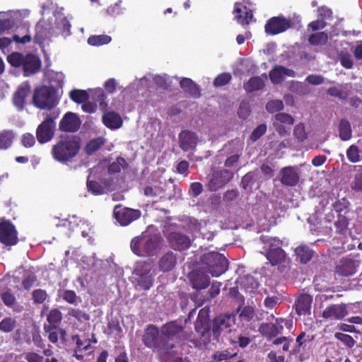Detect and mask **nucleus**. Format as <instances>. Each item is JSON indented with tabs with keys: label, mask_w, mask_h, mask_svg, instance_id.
I'll list each match as a JSON object with an SVG mask.
<instances>
[{
	"label": "nucleus",
	"mask_w": 362,
	"mask_h": 362,
	"mask_svg": "<svg viewBox=\"0 0 362 362\" xmlns=\"http://www.w3.org/2000/svg\"><path fill=\"white\" fill-rule=\"evenodd\" d=\"M32 297L33 302L36 304H41L43 303L47 298V293L45 290L38 288L35 289L32 293Z\"/></svg>",
	"instance_id": "54"
},
{
	"label": "nucleus",
	"mask_w": 362,
	"mask_h": 362,
	"mask_svg": "<svg viewBox=\"0 0 362 362\" xmlns=\"http://www.w3.org/2000/svg\"><path fill=\"white\" fill-rule=\"evenodd\" d=\"M264 87V82L259 76H253L244 85L247 92L252 93L262 89Z\"/></svg>",
	"instance_id": "37"
},
{
	"label": "nucleus",
	"mask_w": 362,
	"mask_h": 362,
	"mask_svg": "<svg viewBox=\"0 0 362 362\" xmlns=\"http://www.w3.org/2000/svg\"><path fill=\"white\" fill-rule=\"evenodd\" d=\"M18 233L15 225L4 217L0 218V243L6 246L16 245L18 240Z\"/></svg>",
	"instance_id": "10"
},
{
	"label": "nucleus",
	"mask_w": 362,
	"mask_h": 362,
	"mask_svg": "<svg viewBox=\"0 0 362 362\" xmlns=\"http://www.w3.org/2000/svg\"><path fill=\"white\" fill-rule=\"evenodd\" d=\"M81 121L76 114L68 112L59 122V130L64 132H76L81 126Z\"/></svg>",
	"instance_id": "17"
},
{
	"label": "nucleus",
	"mask_w": 362,
	"mask_h": 362,
	"mask_svg": "<svg viewBox=\"0 0 362 362\" xmlns=\"http://www.w3.org/2000/svg\"><path fill=\"white\" fill-rule=\"evenodd\" d=\"M359 262L355 259L344 257L335 267V272L341 276H349L356 274Z\"/></svg>",
	"instance_id": "20"
},
{
	"label": "nucleus",
	"mask_w": 362,
	"mask_h": 362,
	"mask_svg": "<svg viewBox=\"0 0 362 362\" xmlns=\"http://www.w3.org/2000/svg\"><path fill=\"white\" fill-rule=\"evenodd\" d=\"M269 78L274 84H280L284 81V76L295 77L296 72L293 69H288L281 65H276L269 74Z\"/></svg>",
	"instance_id": "25"
},
{
	"label": "nucleus",
	"mask_w": 362,
	"mask_h": 362,
	"mask_svg": "<svg viewBox=\"0 0 362 362\" xmlns=\"http://www.w3.org/2000/svg\"><path fill=\"white\" fill-rule=\"evenodd\" d=\"M126 160L122 157L117 158L116 160L110 163L107 168V171L110 175L118 173L121 171L122 168L126 165Z\"/></svg>",
	"instance_id": "47"
},
{
	"label": "nucleus",
	"mask_w": 362,
	"mask_h": 362,
	"mask_svg": "<svg viewBox=\"0 0 362 362\" xmlns=\"http://www.w3.org/2000/svg\"><path fill=\"white\" fill-rule=\"evenodd\" d=\"M88 191L93 195H101L105 193V188L97 181L87 180Z\"/></svg>",
	"instance_id": "45"
},
{
	"label": "nucleus",
	"mask_w": 362,
	"mask_h": 362,
	"mask_svg": "<svg viewBox=\"0 0 362 362\" xmlns=\"http://www.w3.org/2000/svg\"><path fill=\"white\" fill-rule=\"evenodd\" d=\"M327 93L330 96L337 98L340 100H346L348 97V93L343 90L341 86L329 87Z\"/></svg>",
	"instance_id": "49"
},
{
	"label": "nucleus",
	"mask_w": 362,
	"mask_h": 362,
	"mask_svg": "<svg viewBox=\"0 0 362 362\" xmlns=\"http://www.w3.org/2000/svg\"><path fill=\"white\" fill-rule=\"evenodd\" d=\"M346 306L344 304H332L322 312V317L326 320H339L347 315Z\"/></svg>",
	"instance_id": "21"
},
{
	"label": "nucleus",
	"mask_w": 362,
	"mask_h": 362,
	"mask_svg": "<svg viewBox=\"0 0 362 362\" xmlns=\"http://www.w3.org/2000/svg\"><path fill=\"white\" fill-rule=\"evenodd\" d=\"M56 124L53 118L48 116L37 127L36 138L37 141L45 144L52 139L54 135Z\"/></svg>",
	"instance_id": "12"
},
{
	"label": "nucleus",
	"mask_w": 362,
	"mask_h": 362,
	"mask_svg": "<svg viewBox=\"0 0 362 362\" xmlns=\"http://www.w3.org/2000/svg\"><path fill=\"white\" fill-rule=\"evenodd\" d=\"M283 329L282 325L277 326L273 323H264L259 327V332L268 339L276 337L282 332Z\"/></svg>",
	"instance_id": "34"
},
{
	"label": "nucleus",
	"mask_w": 362,
	"mask_h": 362,
	"mask_svg": "<svg viewBox=\"0 0 362 362\" xmlns=\"http://www.w3.org/2000/svg\"><path fill=\"white\" fill-rule=\"evenodd\" d=\"M24 358L28 362H43V356L35 351H28L24 354Z\"/></svg>",
	"instance_id": "61"
},
{
	"label": "nucleus",
	"mask_w": 362,
	"mask_h": 362,
	"mask_svg": "<svg viewBox=\"0 0 362 362\" xmlns=\"http://www.w3.org/2000/svg\"><path fill=\"white\" fill-rule=\"evenodd\" d=\"M293 135L300 141H303L307 139V133L305 132V126L303 123H299L295 127Z\"/></svg>",
	"instance_id": "59"
},
{
	"label": "nucleus",
	"mask_w": 362,
	"mask_h": 362,
	"mask_svg": "<svg viewBox=\"0 0 362 362\" xmlns=\"http://www.w3.org/2000/svg\"><path fill=\"white\" fill-rule=\"evenodd\" d=\"M233 14L236 21L242 25H248L253 17L252 10L238 2L234 4Z\"/></svg>",
	"instance_id": "23"
},
{
	"label": "nucleus",
	"mask_w": 362,
	"mask_h": 362,
	"mask_svg": "<svg viewBox=\"0 0 362 362\" xmlns=\"http://www.w3.org/2000/svg\"><path fill=\"white\" fill-rule=\"evenodd\" d=\"M360 151L357 146L351 145L346 151L348 160L351 163H357L360 160Z\"/></svg>",
	"instance_id": "52"
},
{
	"label": "nucleus",
	"mask_w": 362,
	"mask_h": 362,
	"mask_svg": "<svg viewBox=\"0 0 362 362\" xmlns=\"http://www.w3.org/2000/svg\"><path fill=\"white\" fill-rule=\"evenodd\" d=\"M291 25V21L283 16H274L267 21L264 30L266 33L274 35L286 31Z\"/></svg>",
	"instance_id": "13"
},
{
	"label": "nucleus",
	"mask_w": 362,
	"mask_h": 362,
	"mask_svg": "<svg viewBox=\"0 0 362 362\" xmlns=\"http://www.w3.org/2000/svg\"><path fill=\"white\" fill-rule=\"evenodd\" d=\"M232 78L230 73H222L218 75L214 80L215 87H222L228 84Z\"/></svg>",
	"instance_id": "51"
},
{
	"label": "nucleus",
	"mask_w": 362,
	"mask_h": 362,
	"mask_svg": "<svg viewBox=\"0 0 362 362\" xmlns=\"http://www.w3.org/2000/svg\"><path fill=\"white\" fill-rule=\"evenodd\" d=\"M136 286L141 290L148 291L153 284L154 274L153 266L147 262H139L134 270Z\"/></svg>",
	"instance_id": "7"
},
{
	"label": "nucleus",
	"mask_w": 362,
	"mask_h": 362,
	"mask_svg": "<svg viewBox=\"0 0 362 362\" xmlns=\"http://www.w3.org/2000/svg\"><path fill=\"white\" fill-rule=\"evenodd\" d=\"M177 264V257L172 251L165 253L158 261L159 269L163 272L171 271Z\"/></svg>",
	"instance_id": "30"
},
{
	"label": "nucleus",
	"mask_w": 362,
	"mask_h": 362,
	"mask_svg": "<svg viewBox=\"0 0 362 362\" xmlns=\"http://www.w3.org/2000/svg\"><path fill=\"white\" fill-rule=\"evenodd\" d=\"M167 238L170 247L175 250L183 251L191 246L190 238L180 232H171Z\"/></svg>",
	"instance_id": "18"
},
{
	"label": "nucleus",
	"mask_w": 362,
	"mask_h": 362,
	"mask_svg": "<svg viewBox=\"0 0 362 362\" xmlns=\"http://www.w3.org/2000/svg\"><path fill=\"white\" fill-rule=\"evenodd\" d=\"M279 180L283 185L294 187L300 180V170L296 166H286L279 171Z\"/></svg>",
	"instance_id": "15"
},
{
	"label": "nucleus",
	"mask_w": 362,
	"mask_h": 362,
	"mask_svg": "<svg viewBox=\"0 0 362 362\" xmlns=\"http://www.w3.org/2000/svg\"><path fill=\"white\" fill-rule=\"evenodd\" d=\"M312 300V298L308 294L300 295L294 304L296 312L299 315H305L309 313Z\"/></svg>",
	"instance_id": "29"
},
{
	"label": "nucleus",
	"mask_w": 362,
	"mask_h": 362,
	"mask_svg": "<svg viewBox=\"0 0 362 362\" xmlns=\"http://www.w3.org/2000/svg\"><path fill=\"white\" fill-rule=\"evenodd\" d=\"M81 149L80 138L73 135L61 136L52 145L51 155L59 163L67 165L72 163Z\"/></svg>",
	"instance_id": "1"
},
{
	"label": "nucleus",
	"mask_w": 362,
	"mask_h": 362,
	"mask_svg": "<svg viewBox=\"0 0 362 362\" xmlns=\"http://www.w3.org/2000/svg\"><path fill=\"white\" fill-rule=\"evenodd\" d=\"M206 265V272L213 276H219L228 269V259L216 252H210L205 254L202 258Z\"/></svg>",
	"instance_id": "8"
},
{
	"label": "nucleus",
	"mask_w": 362,
	"mask_h": 362,
	"mask_svg": "<svg viewBox=\"0 0 362 362\" xmlns=\"http://www.w3.org/2000/svg\"><path fill=\"white\" fill-rule=\"evenodd\" d=\"M230 342L233 345L238 344L239 347L243 349L249 345L251 339L248 337L240 334L236 339H230Z\"/></svg>",
	"instance_id": "60"
},
{
	"label": "nucleus",
	"mask_w": 362,
	"mask_h": 362,
	"mask_svg": "<svg viewBox=\"0 0 362 362\" xmlns=\"http://www.w3.org/2000/svg\"><path fill=\"white\" fill-rule=\"evenodd\" d=\"M160 330L163 337H166L169 341L170 339H175L177 342L188 341L195 347L202 346L196 334L183 327L177 321H170L164 324Z\"/></svg>",
	"instance_id": "2"
},
{
	"label": "nucleus",
	"mask_w": 362,
	"mask_h": 362,
	"mask_svg": "<svg viewBox=\"0 0 362 362\" xmlns=\"http://www.w3.org/2000/svg\"><path fill=\"white\" fill-rule=\"evenodd\" d=\"M293 123L294 118L291 115L285 112H279L274 115L273 126L276 131L283 136L287 133L284 125L292 126Z\"/></svg>",
	"instance_id": "24"
},
{
	"label": "nucleus",
	"mask_w": 362,
	"mask_h": 362,
	"mask_svg": "<svg viewBox=\"0 0 362 362\" xmlns=\"http://www.w3.org/2000/svg\"><path fill=\"white\" fill-rule=\"evenodd\" d=\"M197 141V137L194 132L184 130L179 134V146L184 151H188L195 148Z\"/></svg>",
	"instance_id": "26"
},
{
	"label": "nucleus",
	"mask_w": 362,
	"mask_h": 362,
	"mask_svg": "<svg viewBox=\"0 0 362 362\" xmlns=\"http://www.w3.org/2000/svg\"><path fill=\"white\" fill-rule=\"evenodd\" d=\"M328 35L325 32H317L311 34L308 37V42L311 45H324L327 42Z\"/></svg>",
	"instance_id": "40"
},
{
	"label": "nucleus",
	"mask_w": 362,
	"mask_h": 362,
	"mask_svg": "<svg viewBox=\"0 0 362 362\" xmlns=\"http://www.w3.org/2000/svg\"><path fill=\"white\" fill-rule=\"evenodd\" d=\"M235 318L233 315H220L214 318L212 325V332L218 338L224 330L230 331V328L235 325Z\"/></svg>",
	"instance_id": "16"
},
{
	"label": "nucleus",
	"mask_w": 362,
	"mask_h": 362,
	"mask_svg": "<svg viewBox=\"0 0 362 362\" xmlns=\"http://www.w3.org/2000/svg\"><path fill=\"white\" fill-rule=\"evenodd\" d=\"M236 354H230L228 351H217L214 354L213 359L210 362H228Z\"/></svg>",
	"instance_id": "50"
},
{
	"label": "nucleus",
	"mask_w": 362,
	"mask_h": 362,
	"mask_svg": "<svg viewBox=\"0 0 362 362\" xmlns=\"http://www.w3.org/2000/svg\"><path fill=\"white\" fill-rule=\"evenodd\" d=\"M62 298L67 303L70 304H75L77 302L78 296H76L74 291L66 290L63 292Z\"/></svg>",
	"instance_id": "63"
},
{
	"label": "nucleus",
	"mask_w": 362,
	"mask_h": 362,
	"mask_svg": "<svg viewBox=\"0 0 362 362\" xmlns=\"http://www.w3.org/2000/svg\"><path fill=\"white\" fill-rule=\"evenodd\" d=\"M267 127L265 124L258 125L251 133L250 139L252 141H257L267 132Z\"/></svg>",
	"instance_id": "56"
},
{
	"label": "nucleus",
	"mask_w": 362,
	"mask_h": 362,
	"mask_svg": "<svg viewBox=\"0 0 362 362\" xmlns=\"http://www.w3.org/2000/svg\"><path fill=\"white\" fill-rule=\"evenodd\" d=\"M16 327L15 319L7 317L0 322V330L3 332L8 333L12 332Z\"/></svg>",
	"instance_id": "46"
},
{
	"label": "nucleus",
	"mask_w": 362,
	"mask_h": 362,
	"mask_svg": "<svg viewBox=\"0 0 362 362\" xmlns=\"http://www.w3.org/2000/svg\"><path fill=\"white\" fill-rule=\"evenodd\" d=\"M180 86L190 97L197 98L201 95L199 86L191 78H182L180 81Z\"/></svg>",
	"instance_id": "32"
},
{
	"label": "nucleus",
	"mask_w": 362,
	"mask_h": 362,
	"mask_svg": "<svg viewBox=\"0 0 362 362\" xmlns=\"http://www.w3.org/2000/svg\"><path fill=\"white\" fill-rule=\"evenodd\" d=\"M21 144L25 148H30L35 144V139L30 133H25L22 135Z\"/></svg>",
	"instance_id": "62"
},
{
	"label": "nucleus",
	"mask_w": 362,
	"mask_h": 362,
	"mask_svg": "<svg viewBox=\"0 0 362 362\" xmlns=\"http://www.w3.org/2000/svg\"><path fill=\"white\" fill-rule=\"evenodd\" d=\"M70 99L77 104L86 102L89 98L88 93L81 89H74L69 92Z\"/></svg>",
	"instance_id": "41"
},
{
	"label": "nucleus",
	"mask_w": 362,
	"mask_h": 362,
	"mask_svg": "<svg viewBox=\"0 0 362 362\" xmlns=\"http://www.w3.org/2000/svg\"><path fill=\"white\" fill-rule=\"evenodd\" d=\"M33 104L41 110H51L58 104L57 90L52 86L36 88L33 95Z\"/></svg>",
	"instance_id": "5"
},
{
	"label": "nucleus",
	"mask_w": 362,
	"mask_h": 362,
	"mask_svg": "<svg viewBox=\"0 0 362 362\" xmlns=\"http://www.w3.org/2000/svg\"><path fill=\"white\" fill-rule=\"evenodd\" d=\"M193 288L202 290L207 288L210 284V279L207 274L201 269L191 272L188 275Z\"/></svg>",
	"instance_id": "22"
},
{
	"label": "nucleus",
	"mask_w": 362,
	"mask_h": 362,
	"mask_svg": "<svg viewBox=\"0 0 362 362\" xmlns=\"http://www.w3.org/2000/svg\"><path fill=\"white\" fill-rule=\"evenodd\" d=\"M349 220L342 214H338L337 220L334 222L336 232L339 234H344L348 228Z\"/></svg>",
	"instance_id": "44"
},
{
	"label": "nucleus",
	"mask_w": 362,
	"mask_h": 362,
	"mask_svg": "<svg viewBox=\"0 0 362 362\" xmlns=\"http://www.w3.org/2000/svg\"><path fill=\"white\" fill-rule=\"evenodd\" d=\"M351 187L355 191L362 192V172L355 175L354 180L351 184Z\"/></svg>",
	"instance_id": "64"
},
{
	"label": "nucleus",
	"mask_w": 362,
	"mask_h": 362,
	"mask_svg": "<svg viewBox=\"0 0 362 362\" xmlns=\"http://www.w3.org/2000/svg\"><path fill=\"white\" fill-rule=\"evenodd\" d=\"M339 137L342 141H348L352 136L350 122L345 119L340 120L339 124Z\"/></svg>",
	"instance_id": "38"
},
{
	"label": "nucleus",
	"mask_w": 362,
	"mask_h": 362,
	"mask_svg": "<svg viewBox=\"0 0 362 362\" xmlns=\"http://www.w3.org/2000/svg\"><path fill=\"white\" fill-rule=\"evenodd\" d=\"M25 55L22 53L15 52L7 56V61L11 66L19 68L22 67Z\"/></svg>",
	"instance_id": "43"
},
{
	"label": "nucleus",
	"mask_w": 362,
	"mask_h": 362,
	"mask_svg": "<svg viewBox=\"0 0 362 362\" xmlns=\"http://www.w3.org/2000/svg\"><path fill=\"white\" fill-rule=\"evenodd\" d=\"M142 342L146 347L160 354L169 353L175 346L162 334L160 335L158 328L153 325H148L145 329Z\"/></svg>",
	"instance_id": "3"
},
{
	"label": "nucleus",
	"mask_w": 362,
	"mask_h": 362,
	"mask_svg": "<svg viewBox=\"0 0 362 362\" xmlns=\"http://www.w3.org/2000/svg\"><path fill=\"white\" fill-rule=\"evenodd\" d=\"M141 212L139 209H134L117 204L113 210V216L116 221L122 226H127L133 221L139 219Z\"/></svg>",
	"instance_id": "11"
},
{
	"label": "nucleus",
	"mask_w": 362,
	"mask_h": 362,
	"mask_svg": "<svg viewBox=\"0 0 362 362\" xmlns=\"http://www.w3.org/2000/svg\"><path fill=\"white\" fill-rule=\"evenodd\" d=\"M260 240L267 251L266 257L272 266L278 265L285 261L286 254L282 249V240L278 238L267 235L261 236Z\"/></svg>",
	"instance_id": "4"
},
{
	"label": "nucleus",
	"mask_w": 362,
	"mask_h": 362,
	"mask_svg": "<svg viewBox=\"0 0 362 362\" xmlns=\"http://www.w3.org/2000/svg\"><path fill=\"white\" fill-rule=\"evenodd\" d=\"M103 124L109 129H117L122 124V120L118 113L108 112L103 116Z\"/></svg>",
	"instance_id": "33"
},
{
	"label": "nucleus",
	"mask_w": 362,
	"mask_h": 362,
	"mask_svg": "<svg viewBox=\"0 0 362 362\" xmlns=\"http://www.w3.org/2000/svg\"><path fill=\"white\" fill-rule=\"evenodd\" d=\"M284 108L283 102L280 100H273L266 105V110L270 113L279 112Z\"/></svg>",
	"instance_id": "57"
},
{
	"label": "nucleus",
	"mask_w": 362,
	"mask_h": 362,
	"mask_svg": "<svg viewBox=\"0 0 362 362\" xmlns=\"http://www.w3.org/2000/svg\"><path fill=\"white\" fill-rule=\"evenodd\" d=\"M194 329L197 339L201 345H206L210 341L211 327L208 317V310L202 308L199 310L197 319L194 323Z\"/></svg>",
	"instance_id": "9"
},
{
	"label": "nucleus",
	"mask_w": 362,
	"mask_h": 362,
	"mask_svg": "<svg viewBox=\"0 0 362 362\" xmlns=\"http://www.w3.org/2000/svg\"><path fill=\"white\" fill-rule=\"evenodd\" d=\"M0 297L4 305L8 308H12L16 303V298L10 289L1 293Z\"/></svg>",
	"instance_id": "48"
},
{
	"label": "nucleus",
	"mask_w": 362,
	"mask_h": 362,
	"mask_svg": "<svg viewBox=\"0 0 362 362\" xmlns=\"http://www.w3.org/2000/svg\"><path fill=\"white\" fill-rule=\"evenodd\" d=\"M31 93V86L28 81L21 83L13 96V103L20 111L24 110L25 99Z\"/></svg>",
	"instance_id": "19"
},
{
	"label": "nucleus",
	"mask_w": 362,
	"mask_h": 362,
	"mask_svg": "<svg viewBox=\"0 0 362 362\" xmlns=\"http://www.w3.org/2000/svg\"><path fill=\"white\" fill-rule=\"evenodd\" d=\"M112 37L107 35H94L88 38V44L91 46H102L110 43Z\"/></svg>",
	"instance_id": "39"
},
{
	"label": "nucleus",
	"mask_w": 362,
	"mask_h": 362,
	"mask_svg": "<svg viewBox=\"0 0 362 362\" xmlns=\"http://www.w3.org/2000/svg\"><path fill=\"white\" fill-rule=\"evenodd\" d=\"M41 67V61L33 54L25 55L22 66L24 76H30L37 72Z\"/></svg>",
	"instance_id": "27"
},
{
	"label": "nucleus",
	"mask_w": 362,
	"mask_h": 362,
	"mask_svg": "<svg viewBox=\"0 0 362 362\" xmlns=\"http://www.w3.org/2000/svg\"><path fill=\"white\" fill-rule=\"evenodd\" d=\"M69 315L73 317H75L80 322H86L90 320L89 314L79 309L71 308L69 310Z\"/></svg>",
	"instance_id": "53"
},
{
	"label": "nucleus",
	"mask_w": 362,
	"mask_h": 362,
	"mask_svg": "<svg viewBox=\"0 0 362 362\" xmlns=\"http://www.w3.org/2000/svg\"><path fill=\"white\" fill-rule=\"evenodd\" d=\"M104 143L105 140L102 137L90 140L85 147L86 153L88 156L93 154L102 147Z\"/></svg>",
	"instance_id": "42"
},
{
	"label": "nucleus",
	"mask_w": 362,
	"mask_h": 362,
	"mask_svg": "<svg viewBox=\"0 0 362 362\" xmlns=\"http://www.w3.org/2000/svg\"><path fill=\"white\" fill-rule=\"evenodd\" d=\"M334 337L338 340L343 342L347 347L352 348L355 344V341L351 335L341 332H336Z\"/></svg>",
	"instance_id": "55"
},
{
	"label": "nucleus",
	"mask_w": 362,
	"mask_h": 362,
	"mask_svg": "<svg viewBox=\"0 0 362 362\" xmlns=\"http://www.w3.org/2000/svg\"><path fill=\"white\" fill-rule=\"evenodd\" d=\"M62 320V314L61 311L57 308L52 309L47 316V321L49 322V325H44V330L49 332L57 329Z\"/></svg>",
	"instance_id": "31"
},
{
	"label": "nucleus",
	"mask_w": 362,
	"mask_h": 362,
	"mask_svg": "<svg viewBox=\"0 0 362 362\" xmlns=\"http://www.w3.org/2000/svg\"><path fill=\"white\" fill-rule=\"evenodd\" d=\"M349 204V202L345 198L337 199L332 205V210H334L338 214H341V212L347 209Z\"/></svg>",
	"instance_id": "58"
},
{
	"label": "nucleus",
	"mask_w": 362,
	"mask_h": 362,
	"mask_svg": "<svg viewBox=\"0 0 362 362\" xmlns=\"http://www.w3.org/2000/svg\"><path fill=\"white\" fill-rule=\"evenodd\" d=\"M15 139V134L13 130L5 129L0 132V150L9 148Z\"/></svg>",
	"instance_id": "36"
},
{
	"label": "nucleus",
	"mask_w": 362,
	"mask_h": 362,
	"mask_svg": "<svg viewBox=\"0 0 362 362\" xmlns=\"http://www.w3.org/2000/svg\"><path fill=\"white\" fill-rule=\"evenodd\" d=\"M35 35L34 42L38 45H43L45 40L51 35V26L46 22H38L35 28Z\"/></svg>",
	"instance_id": "28"
},
{
	"label": "nucleus",
	"mask_w": 362,
	"mask_h": 362,
	"mask_svg": "<svg viewBox=\"0 0 362 362\" xmlns=\"http://www.w3.org/2000/svg\"><path fill=\"white\" fill-rule=\"evenodd\" d=\"M233 177V173L229 170H216L208 182V188L211 192H216L229 182Z\"/></svg>",
	"instance_id": "14"
},
{
	"label": "nucleus",
	"mask_w": 362,
	"mask_h": 362,
	"mask_svg": "<svg viewBox=\"0 0 362 362\" xmlns=\"http://www.w3.org/2000/svg\"><path fill=\"white\" fill-rule=\"evenodd\" d=\"M295 253L297 257V259L300 263L306 264L310 261L313 257V252L309 247L306 245H300L296 247Z\"/></svg>",
	"instance_id": "35"
},
{
	"label": "nucleus",
	"mask_w": 362,
	"mask_h": 362,
	"mask_svg": "<svg viewBox=\"0 0 362 362\" xmlns=\"http://www.w3.org/2000/svg\"><path fill=\"white\" fill-rule=\"evenodd\" d=\"M130 246L133 253L137 256H152L157 250L158 242L155 237L141 235L134 238Z\"/></svg>",
	"instance_id": "6"
}]
</instances>
